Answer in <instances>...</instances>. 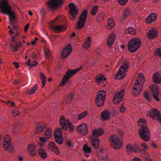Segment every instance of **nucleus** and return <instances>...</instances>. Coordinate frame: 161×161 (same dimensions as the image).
I'll return each mask as SVG.
<instances>
[{
  "instance_id": "nucleus-1",
  "label": "nucleus",
  "mask_w": 161,
  "mask_h": 161,
  "mask_svg": "<svg viewBox=\"0 0 161 161\" xmlns=\"http://www.w3.org/2000/svg\"><path fill=\"white\" fill-rule=\"evenodd\" d=\"M138 126L140 127L139 134L141 138L146 142L149 140L150 134L149 130L147 127V122L144 118H141L137 121Z\"/></svg>"
},
{
  "instance_id": "nucleus-2",
  "label": "nucleus",
  "mask_w": 161,
  "mask_h": 161,
  "mask_svg": "<svg viewBox=\"0 0 161 161\" xmlns=\"http://www.w3.org/2000/svg\"><path fill=\"white\" fill-rule=\"evenodd\" d=\"M129 67V62L124 61L121 64L115 76V79L120 80L123 79L125 76V73L128 71Z\"/></svg>"
},
{
  "instance_id": "nucleus-3",
  "label": "nucleus",
  "mask_w": 161,
  "mask_h": 161,
  "mask_svg": "<svg viewBox=\"0 0 161 161\" xmlns=\"http://www.w3.org/2000/svg\"><path fill=\"white\" fill-rule=\"evenodd\" d=\"M111 146L115 150L119 149L122 146V143L117 135L113 134L109 137Z\"/></svg>"
},
{
  "instance_id": "nucleus-4",
  "label": "nucleus",
  "mask_w": 161,
  "mask_h": 161,
  "mask_svg": "<svg viewBox=\"0 0 161 161\" xmlns=\"http://www.w3.org/2000/svg\"><path fill=\"white\" fill-rule=\"evenodd\" d=\"M82 68V67H80L74 69H68L64 75L59 86H62L64 85L73 75L80 71Z\"/></svg>"
},
{
  "instance_id": "nucleus-5",
  "label": "nucleus",
  "mask_w": 161,
  "mask_h": 161,
  "mask_svg": "<svg viewBox=\"0 0 161 161\" xmlns=\"http://www.w3.org/2000/svg\"><path fill=\"white\" fill-rule=\"evenodd\" d=\"M141 41L138 38H134L130 40L128 44V47L130 52L133 53L136 52L140 47Z\"/></svg>"
},
{
  "instance_id": "nucleus-6",
  "label": "nucleus",
  "mask_w": 161,
  "mask_h": 161,
  "mask_svg": "<svg viewBox=\"0 0 161 161\" xmlns=\"http://www.w3.org/2000/svg\"><path fill=\"white\" fill-rule=\"evenodd\" d=\"M87 14V11L85 10L80 15L76 26V28L77 30H80L84 27Z\"/></svg>"
},
{
  "instance_id": "nucleus-7",
  "label": "nucleus",
  "mask_w": 161,
  "mask_h": 161,
  "mask_svg": "<svg viewBox=\"0 0 161 161\" xmlns=\"http://www.w3.org/2000/svg\"><path fill=\"white\" fill-rule=\"evenodd\" d=\"M19 33L17 32L15 36L12 37L10 44L11 51L12 52H16L18 51L19 48L22 47V44L21 43H18L15 39L19 35Z\"/></svg>"
},
{
  "instance_id": "nucleus-8",
  "label": "nucleus",
  "mask_w": 161,
  "mask_h": 161,
  "mask_svg": "<svg viewBox=\"0 0 161 161\" xmlns=\"http://www.w3.org/2000/svg\"><path fill=\"white\" fill-rule=\"evenodd\" d=\"M62 129V128L57 127L54 131V136L55 141L59 144H62L64 141Z\"/></svg>"
},
{
  "instance_id": "nucleus-9",
  "label": "nucleus",
  "mask_w": 161,
  "mask_h": 161,
  "mask_svg": "<svg viewBox=\"0 0 161 161\" xmlns=\"http://www.w3.org/2000/svg\"><path fill=\"white\" fill-rule=\"evenodd\" d=\"M64 2V0H51L48 1L47 3L48 8L53 10L62 5Z\"/></svg>"
},
{
  "instance_id": "nucleus-10",
  "label": "nucleus",
  "mask_w": 161,
  "mask_h": 161,
  "mask_svg": "<svg viewBox=\"0 0 161 161\" xmlns=\"http://www.w3.org/2000/svg\"><path fill=\"white\" fill-rule=\"evenodd\" d=\"M124 91L122 89L117 92L114 95L113 99V103L115 104H119L124 98Z\"/></svg>"
},
{
  "instance_id": "nucleus-11",
  "label": "nucleus",
  "mask_w": 161,
  "mask_h": 161,
  "mask_svg": "<svg viewBox=\"0 0 161 161\" xmlns=\"http://www.w3.org/2000/svg\"><path fill=\"white\" fill-rule=\"evenodd\" d=\"M69 12L71 16V19L74 20L78 12V7L72 3H69L68 5Z\"/></svg>"
},
{
  "instance_id": "nucleus-12",
  "label": "nucleus",
  "mask_w": 161,
  "mask_h": 161,
  "mask_svg": "<svg viewBox=\"0 0 161 161\" xmlns=\"http://www.w3.org/2000/svg\"><path fill=\"white\" fill-rule=\"evenodd\" d=\"M126 151L128 153L132 152L135 153H140L141 152V150L136 143H134L132 145L128 144L126 147Z\"/></svg>"
},
{
  "instance_id": "nucleus-13",
  "label": "nucleus",
  "mask_w": 161,
  "mask_h": 161,
  "mask_svg": "<svg viewBox=\"0 0 161 161\" xmlns=\"http://www.w3.org/2000/svg\"><path fill=\"white\" fill-rule=\"evenodd\" d=\"M153 96L157 101H160L159 98V86L156 85H153L150 87Z\"/></svg>"
},
{
  "instance_id": "nucleus-14",
  "label": "nucleus",
  "mask_w": 161,
  "mask_h": 161,
  "mask_svg": "<svg viewBox=\"0 0 161 161\" xmlns=\"http://www.w3.org/2000/svg\"><path fill=\"white\" fill-rule=\"evenodd\" d=\"M72 51L71 46L69 44L67 45L63 49L61 53V57L64 59L67 58L70 54Z\"/></svg>"
},
{
  "instance_id": "nucleus-15",
  "label": "nucleus",
  "mask_w": 161,
  "mask_h": 161,
  "mask_svg": "<svg viewBox=\"0 0 161 161\" xmlns=\"http://www.w3.org/2000/svg\"><path fill=\"white\" fill-rule=\"evenodd\" d=\"M77 130L82 135L85 136L88 131V126L86 124L82 123L78 126Z\"/></svg>"
},
{
  "instance_id": "nucleus-16",
  "label": "nucleus",
  "mask_w": 161,
  "mask_h": 161,
  "mask_svg": "<svg viewBox=\"0 0 161 161\" xmlns=\"http://www.w3.org/2000/svg\"><path fill=\"white\" fill-rule=\"evenodd\" d=\"M47 147L49 149L51 150L52 152L56 155H59L60 153V152L59 148L55 145L53 142H50L48 144Z\"/></svg>"
},
{
  "instance_id": "nucleus-17",
  "label": "nucleus",
  "mask_w": 161,
  "mask_h": 161,
  "mask_svg": "<svg viewBox=\"0 0 161 161\" xmlns=\"http://www.w3.org/2000/svg\"><path fill=\"white\" fill-rule=\"evenodd\" d=\"M70 121L68 119H66L64 116L62 115L59 118V123L62 129L66 131L67 130V125Z\"/></svg>"
},
{
  "instance_id": "nucleus-18",
  "label": "nucleus",
  "mask_w": 161,
  "mask_h": 161,
  "mask_svg": "<svg viewBox=\"0 0 161 161\" xmlns=\"http://www.w3.org/2000/svg\"><path fill=\"white\" fill-rule=\"evenodd\" d=\"M116 34L114 33L110 34L108 36L107 41V44L109 47H112L115 42Z\"/></svg>"
},
{
  "instance_id": "nucleus-19",
  "label": "nucleus",
  "mask_w": 161,
  "mask_h": 161,
  "mask_svg": "<svg viewBox=\"0 0 161 161\" xmlns=\"http://www.w3.org/2000/svg\"><path fill=\"white\" fill-rule=\"evenodd\" d=\"M104 133V129L102 128H96L92 130V135H90L89 137H98L103 135Z\"/></svg>"
},
{
  "instance_id": "nucleus-20",
  "label": "nucleus",
  "mask_w": 161,
  "mask_h": 161,
  "mask_svg": "<svg viewBox=\"0 0 161 161\" xmlns=\"http://www.w3.org/2000/svg\"><path fill=\"white\" fill-rule=\"evenodd\" d=\"M110 116L111 113L108 110H104L102 111L100 114L101 118L103 121L109 120Z\"/></svg>"
},
{
  "instance_id": "nucleus-21",
  "label": "nucleus",
  "mask_w": 161,
  "mask_h": 161,
  "mask_svg": "<svg viewBox=\"0 0 161 161\" xmlns=\"http://www.w3.org/2000/svg\"><path fill=\"white\" fill-rule=\"evenodd\" d=\"M90 143L92 146L95 148L97 149L100 146V141L99 138L92 137H89Z\"/></svg>"
},
{
  "instance_id": "nucleus-22",
  "label": "nucleus",
  "mask_w": 161,
  "mask_h": 161,
  "mask_svg": "<svg viewBox=\"0 0 161 161\" xmlns=\"http://www.w3.org/2000/svg\"><path fill=\"white\" fill-rule=\"evenodd\" d=\"M83 153L85 156L88 157L91 153L92 149L88 143H86L82 147Z\"/></svg>"
},
{
  "instance_id": "nucleus-23",
  "label": "nucleus",
  "mask_w": 161,
  "mask_h": 161,
  "mask_svg": "<svg viewBox=\"0 0 161 161\" xmlns=\"http://www.w3.org/2000/svg\"><path fill=\"white\" fill-rule=\"evenodd\" d=\"M66 29V26H61L60 25H57L56 26L52 25L50 27V29L51 31L57 32L64 31Z\"/></svg>"
},
{
  "instance_id": "nucleus-24",
  "label": "nucleus",
  "mask_w": 161,
  "mask_h": 161,
  "mask_svg": "<svg viewBox=\"0 0 161 161\" xmlns=\"http://www.w3.org/2000/svg\"><path fill=\"white\" fill-rule=\"evenodd\" d=\"M156 18L157 15L155 13H151L146 18L145 22L147 24H151L156 20Z\"/></svg>"
},
{
  "instance_id": "nucleus-25",
  "label": "nucleus",
  "mask_w": 161,
  "mask_h": 161,
  "mask_svg": "<svg viewBox=\"0 0 161 161\" xmlns=\"http://www.w3.org/2000/svg\"><path fill=\"white\" fill-rule=\"evenodd\" d=\"M157 35V31L155 27H152L150 29L147 34V38L149 39H152L154 38Z\"/></svg>"
},
{
  "instance_id": "nucleus-26",
  "label": "nucleus",
  "mask_w": 161,
  "mask_h": 161,
  "mask_svg": "<svg viewBox=\"0 0 161 161\" xmlns=\"http://www.w3.org/2000/svg\"><path fill=\"white\" fill-rule=\"evenodd\" d=\"M160 114L159 110L156 108L153 109L149 112L150 117L153 119L156 118Z\"/></svg>"
},
{
  "instance_id": "nucleus-27",
  "label": "nucleus",
  "mask_w": 161,
  "mask_h": 161,
  "mask_svg": "<svg viewBox=\"0 0 161 161\" xmlns=\"http://www.w3.org/2000/svg\"><path fill=\"white\" fill-rule=\"evenodd\" d=\"M153 81L155 83H161V75L158 72H155L153 75Z\"/></svg>"
},
{
  "instance_id": "nucleus-28",
  "label": "nucleus",
  "mask_w": 161,
  "mask_h": 161,
  "mask_svg": "<svg viewBox=\"0 0 161 161\" xmlns=\"http://www.w3.org/2000/svg\"><path fill=\"white\" fill-rule=\"evenodd\" d=\"M37 153L39 156L42 159H45L47 157L46 152L43 148L38 149L37 150Z\"/></svg>"
},
{
  "instance_id": "nucleus-29",
  "label": "nucleus",
  "mask_w": 161,
  "mask_h": 161,
  "mask_svg": "<svg viewBox=\"0 0 161 161\" xmlns=\"http://www.w3.org/2000/svg\"><path fill=\"white\" fill-rule=\"evenodd\" d=\"M124 33L125 34H130L131 35H134L136 34V32L135 28L131 27H129L125 29Z\"/></svg>"
},
{
  "instance_id": "nucleus-30",
  "label": "nucleus",
  "mask_w": 161,
  "mask_h": 161,
  "mask_svg": "<svg viewBox=\"0 0 161 161\" xmlns=\"http://www.w3.org/2000/svg\"><path fill=\"white\" fill-rule=\"evenodd\" d=\"M98 155L103 160H105L107 159V157L106 152V150L104 149L101 148L100 149Z\"/></svg>"
},
{
  "instance_id": "nucleus-31",
  "label": "nucleus",
  "mask_w": 161,
  "mask_h": 161,
  "mask_svg": "<svg viewBox=\"0 0 161 161\" xmlns=\"http://www.w3.org/2000/svg\"><path fill=\"white\" fill-rule=\"evenodd\" d=\"M136 82L144 85L145 81V77L142 73H140L136 77Z\"/></svg>"
},
{
  "instance_id": "nucleus-32",
  "label": "nucleus",
  "mask_w": 161,
  "mask_h": 161,
  "mask_svg": "<svg viewBox=\"0 0 161 161\" xmlns=\"http://www.w3.org/2000/svg\"><path fill=\"white\" fill-rule=\"evenodd\" d=\"M46 127L45 125L43 124H40L36 128L35 134H39L42 132Z\"/></svg>"
},
{
  "instance_id": "nucleus-33",
  "label": "nucleus",
  "mask_w": 161,
  "mask_h": 161,
  "mask_svg": "<svg viewBox=\"0 0 161 161\" xmlns=\"http://www.w3.org/2000/svg\"><path fill=\"white\" fill-rule=\"evenodd\" d=\"M115 25V22L114 19L112 18H109L108 19L106 28L109 30L113 28Z\"/></svg>"
},
{
  "instance_id": "nucleus-34",
  "label": "nucleus",
  "mask_w": 161,
  "mask_h": 161,
  "mask_svg": "<svg viewBox=\"0 0 161 161\" xmlns=\"http://www.w3.org/2000/svg\"><path fill=\"white\" fill-rule=\"evenodd\" d=\"M91 39L90 37H87L83 45V48L85 50L89 49L91 46Z\"/></svg>"
},
{
  "instance_id": "nucleus-35",
  "label": "nucleus",
  "mask_w": 161,
  "mask_h": 161,
  "mask_svg": "<svg viewBox=\"0 0 161 161\" xmlns=\"http://www.w3.org/2000/svg\"><path fill=\"white\" fill-rule=\"evenodd\" d=\"M140 146L143 149V150L142 152V155H145L147 156L149 153L147 151L148 148V147L147 145L145 143H143L141 144Z\"/></svg>"
},
{
  "instance_id": "nucleus-36",
  "label": "nucleus",
  "mask_w": 161,
  "mask_h": 161,
  "mask_svg": "<svg viewBox=\"0 0 161 161\" xmlns=\"http://www.w3.org/2000/svg\"><path fill=\"white\" fill-rule=\"evenodd\" d=\"M3 147L5 150H8L10 153L12 152L14 150V147L11 145L10 143L9 144L4 143L3 145Z\"/></svg>"
},
{
  "instance_id": "nucleus-37",
  "label": "nucleus",
  "mask_w": 161,
  "mask_h": 161,
  "mask_svg": "<svg viewBox=\"0 0 161 161\" xmlns=\"http://www.w3.org/2000/svg\"><path fill=\"white\" fill-rule=\"evenodd\" d=\"M53 132V130L51 128H48L45 132L44 136L47 139H49L52 137Z\"/></svg>"
},
{
  "instance_id": "nucleus-38",
  "label": "nucleus",
  "mask_w": 161,
  "mask_h": 161,
  "mask_svg": "<svg viewBox=\"0 0 161 161\" xmlns=\"http://www.w3.org/2000/svg\"><path fill=\"white\" fill-rule=\"evenodd\" d=\"M13 13L14 15V17L11 18L10 15H8L9 16L10 24L13 25V27L14 29H15L17 28V27L15 26L14 22H15L16 20V16L14 12H13Z\"/></svg>"
},
{
  "instance_id": "nucleus-39",
  "label": "nucleus",
  "mask_w": 161,
  "mask_h": 161,
  "mask_svg": "<svg viewBox=\"0 0 161 161\" xmlns=\"http://www.w3.org/2000/svg\"><path fill=\"white\" fill-rule=\"evenodd\" d=\"M106 79L104 77V75H99L97 76L96 81L97 83H102L105 81Z\"/></svg>"
},
{
  "instance_id": "nucleus-40",
  "label": "nucleus",
  "mask_w": 161,
  "mask_h": 161,
  "mask_svg": "<svg viewBox=\"0 0 161 161\" xmlns=\"http://www.w3.org/2000/svg\"><path fill=\"white\" fill-rule=\"evenodd\" d=\"M142 91L141 89L132 87V93L134 96H137L140 94Z\"/></svg>"
},
{
  "instance_id": "nucleus-41",
  "label": "nucleus",
  "mask_w": 161,
  "mask_h": 161,
  "mask_svg": "<svg viewBox=\"0 0 161 161\" xmlns=\"http://www.w3.org/2000/svg\"><path fill=\"white\" fill-rule=\"evenodd\" d=\"M39 145L41 147H44V144L47 142L48 139L45 136H39Z\"/></svg>"
},
{
  "instance_id": "nucleus-42",
  "label": "nucleus",
  "mask_w": 161,
  "mask_h": 161,
  "mask_svg": "<svg viewBox=\"0 0 161 161\" xmlns=\"http://www.w3.org/2000/svg\"><path fill=\"white\" fill-rule=\"evenodd\" d=\"M75 95V94L74 93H71L69 94L65 98L66 102L67 103H70Z\"/></svg>"
},
{
  "instance_id": "nucleus-43",
  "label": "nucleus",
  "mask_w": 161,
  "mask_h": 161,
  "mask_svg": "<svg viewBox=\"0 0 161 161\" xmlns=\"http://www.w3.org/2000/svg\"><path fill=\"white\" fill-rule=\"evenodd\" d=\"M105 99L96 97L95 99V103L98 106H102L104 104Z\"/></svg>"
},
{
  "instance_id": "nucleus-44",
  "label": "nucleus",
  "mask_w": 161,
  "mask_h": 161,
  "mask_svg": "<svg viewBox=\"0 0 161 161\" xmlns=\"http://www.w3.org/2000/svg\"><path fill=\"white\" fill-rule=\"evenodd\" d=\"M40 78L41 80V82L42 84V87H43L46 83V78L44 75L42 73H40Z\"/></svg>"
},
{
  "instance_id": "nucleus-45",
  "label": "nucleus",
  "mask_w": 161,
  "mask_h": 161,
  "mask_svg": "<svg viewBox=\"0 0 161 161\" xmlns=\"http://www.w3.org/2000/svg\"><path fill=\"white\" fill-rule=\"evenodd\" d=\"M131 14L130 10L128 8H125L123 12V17L124 18H127Z\"/></svg>"
},
{
  "instance_id": "nucleus-46",
  "label": "nucleus",
  "mask_w": 161,
  "mask_h": 161,
  "mask_svg": "<svg viewBox=\"0 0 161 161\" xmlns=\"http://www.w3.org/2000/svg\"><path fill=\"white\" fill-rule=\"evenodd\" d=\"M105 15L103 13H99L97 17V22L99 23L103 20L104 18Z\"/></svg>"
},
{
  "instance_id": "nucleus-47",
  "label": "nucleus",
  "mask_w": 161,
  "mask_h": 161,
  "mask_svg": "<svg viewBox=\"0 0 161 161\" xmlns=\"http://www.w3.org/2000/svg\"><path fill=\"white\" fill-rule=\"evenodd\" d=\"M106 94V92L104 91L101 90L99 91L97 93V97L105 99Z\"/></svg>"
},
{
  "instance_id": "nucleus-48",
  "label": "nucleus",
  "mask_w": 161,
  "mask_h": 161,
  "mask_svg": "<svg viewBox=\"0 0 161 161\" xmlns=\"http://www.w3.org/2000/svg\"><path fill=\"white\" fill-rule=\"evenodd\" d=\"M88 114V112L87 111H85L80 114L78 115L77 117V119L78 120H80L83 118L86 117Z\"/></svg>"
},
{
  "instance_id": "nucleus-49",
  "label": "nucleus",
  "mask_w": 161,
  "mask_h": 161,
  "mask_svg": "<svg viewBox=\"0 0 161 161\" xmlns=\"http://www.w3.org/2000/svg\"><path fill=\"white\" fill-rule=\"evenodd\" d=\"M36 146L33 144L31 145V156H34L36 154Z\"/></svg>"
},
{
  "instance_id": "nucleus-50",
  "label": "nucleus",
  "mask_w": 161,
  "mask_h": 161,
  "mask_svg": "<svg viewBox=\"0 0 161 161\" xmlns=\"http://www.w3.org/2000/svg\"><path fill=\"white\" fill-rule=\"evenodd\" d=\"M98 10V7L96 5L92 7L91 9V13L92 15H95L97 12Z\"/></svg>"
},
{
  "instance_id": "nucleus-51",
  "label": "nucleus",
  "mask_w": 161,
  "mask_h": 161,
  "mask_svg": "<svg viewBox=\"0 0 161 161\" xmlns=\"http://www.w3.org/2000/svg\"><path fill=\"white\" fill-rule=\"evenodd\" d=\"M44 56L46 58H49L51 57L52 55L50 51L47 49L44 50Z\"/></svg>"
},
{
  "instance_id": "nucleus-52",
  "label": "nucleus",
  "mask_w": 161,
  "mask_h": 161,
  "mask_svg": "<svg viewBox=\"0 0 161 161\" xmlns=\"http://www.w3.org/2000/svg\"><path fill=\"white\" fill-rule=\"evenodd\" d=\"M143 86V85L136 82L133 84L132 86L142 90Z\"/></svg>"
},
{
  "instance_id": "nucleus-53",
  "label": "nucleus",
  "mask_w": 161,
  "mask_h": 161,
  "mask_svg": "<svg viewBox=\"0 0 161 161\" xmlns=\"http://www.w3.org/2000/svg\"><path fill=\"white\" fill-rule=\"evenodd\" d=\"M144 97L145 100L148 102H150L151 101V97L148 94L147 92H145L144 93Z\"/></svg>"
},
{
  "instance_id": "nucleus-54",
  "label": "nucleus",
  "mask_w": 161,
  "mask_h": 161,
  "mask_svg": "<svg viewBox=\"0 0 161 161\" xmlns=\"http://www.w3.org/2000/svg\"><path fill=\"white\" fill-rule=\"evenodd\" d=\"M4 140L5 144H9L10 143L11 141V139L10 136L7 135L4 138Z\"/></svg>"
},
{
  "instance_id": "nucleus-55",
  "label": "nucleus",
  "mask_w": 161,
  "mask_h": 161,
  "mask_svg": "<svg viewBox=\"0 0 161 161\" xmlns=\"http://www.w3.org/2000/svg\"><path fill=\"white\" fill-rule=\"evenodd\" d=\"M155 54L158 55L161 59V48H158L155 50Z\"/></svg>"
},
{
  "instance_id": "nucleus-56",
  "label": "nucleus",
  "mask_w": 161,
  "mask_h": 161,
  "mask_svg": "<svg viewBox=\"0 0 161 161\" xmlns=\"http://www.w3.org/2000/svg\"><path fill=\"white\" fill-rule=\"evenodd\" d=\"M68 127L69 130L70 131H73L75 128V127L73 125L71 122H70L69 124H68L67 125V127Z\"/></svg>"
},
{
  "instance_id": "nucleus-57",
  "label": "nucleus",
  "mask_w": 161,
  "mask_h": 161,
  "mask_svg": "<svg viewBox=\"0 0 161 161\" xmlns=\"http://www.w3.org/2000/svg\"><path fill=\"white\" fill-rule=\"evenodd\" d=\"M37 87V85L36 84H35L31 89V94H33L35 93Z\"/></svg>"
},
{
  "instance_id": "nucleus-58",
  "label": "nucleus",
  "mask_w": 161,
  "mask_h": 161,
  "mask_svg": "<svg viewBox=\"0 0 161 161\" xmlns=\"http://www.w3.org/2000/svg\"><path fill=\"white\" fill-rule=\"evenodd\" d=\"M128 0H118V3L121 5H124L127 2Z\"/></svg>"
},
{
  "instance_id": "nucleus-59",
  "label": "nucleus",
  "mask_w": 161,
  "mask_h": 161,
  "mask_svg": "<svg viewBox=\"0 0 161 161\" xmlns=\"http://www.w3.org/2000/svg\"><path fill=\"white\" fill-rule=\"evenodd\" d=\"M125 108L122 104L120 108V112L121 113H124L125 112Z\"/></svg>"
},
{
  "instance_id": "nucleus-60",
  "label": "nucleus",
  "mask_w": 161,
  "mask_h": 161,
  "mask_svg": "<svg viewBox=\"0 0 161 161\" xmlns=\"http://www.w3.org/2000/svg\"><path fill=\"white\" fill-rule=\"evenodd\" d=\"M12 114L11 115L13 116H15L16 115H18L19 114V112L18 110H12Z\"/></svg>"
},
{
  "instance_id": "nucleus-61",
  "label": "nucleus",
  "mask_w": 161,
  "mask_h": 161,
  "mask_svg": "<svg viewBox=\"0 0 161 161\" xmlns=\"http://www.w3.org/2000/svg\"><path fill=\"white\" fill-rule=\"evenodd\" d=\"M66 145L69 147H71L72 146L71 141L69 140H67L66 141Z\"/></svg>"
},
{
  "instance_id": "nucleus-62",
  "label": "nucleus",
  "mask_w": 161,
  "mask_h": 161,
  "mask_svg": "<svg viewBox=\"0 0 161 161\" xmlns=\"http://www.w3.org/2000/svg\"><path fill=\"white\" fill-rule=\"evenodd\" d=\"M37 62H36V61H33L32 63H31V67L36 66L37 65Z\"/></svg>"
},
{
  "instance_id": "nucleus-63",
  "label": "nucleus",
  "mask_w": 161,
  "mask_h": 161,
  "mask_svg": "<svg viewBox=\"0 0 161 161\" xmlns=\"http://www.w3.org/2000/svg\"><path fill=\"white\" fill-rule=\"evenodd\" d=\"M156 119L158 122L161 124V115L160 114L159 115V116L157 117Z\"/></svg>"
},
{
  "instance_id": "nucleus-64",
  "label": "nucleus",
  "mask_w": 161,
  "mask_h": 161,
  "mask_svg": "<svg viewBox=\"0 0 161 161\" xmlns=\"http://www.w3.org/2000/svg\"><path fill=\"white\" fill-rule=\"evenodd\" d=\"M13 64L15 65V68L16 69H18L19 67V64L17 62H14Z\"/></svg>"
}]
</instances>
